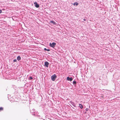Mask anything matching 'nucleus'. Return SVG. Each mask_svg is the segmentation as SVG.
<instances>
[{
    "label": "nucleus",
    "instance_id": "obj_1",
    "mask_svg": "<svg viewBox=\"0 0 120 120\" xmlns=\"http://www.w3.org/2000/svg\"><path fill=\"white\" fill-rule=\"evenodd\" d=\"M56 78V76L55 74H54L51 77L52 80L53 81H54Z\"/></svg>",
    "mask_w": 120,
    "mask_h": 120
},
{
    "label": "nucleus",
    "instance_id": "obj_2",
    "mask_svg": "<svg viewBox=\"0 0 120 120\" xmlns=\"http://www.w3.org/2000/svg\"><path fill=\"white\" fill-rule=\"evenodd\" d=\"M56 44V43L54 42H53L52 43H50L49 44V45L51 47L54 48Z\"/></svg>",
    "mask_w": 120,
    "mask_h": 120
},
{
    "label": "nucleus",
    "instance_id": "obj_3",
    "mask_svg": "<svg viewBox=\"0 0 120 120\" xmlns=\"http://www.w3.org/2000/svg\"><path fill=\"white\" fill-rule=\"evenodd\" d=\"M34 4L35 5V6L36 7L38 8L39 7V5L38 4L37 2H35L34 3Z\"/></svg>",
    "mask_w": 120,
    "mask_h": 120
},
{
    "label": "nucleus",
    "instance_id": "obj_4",
    "mask_svg": "<svg viewBox=\"0 0 120 120\" xmlns=\"http://www.w3.org/2000/svg\"><path fill=\"white\" fill-rule=\"evenodd\" d=\"M49 63L47 62H45V65L47 67H48V65H49Z\"/></svg>",
    "mask_w": 120,
    "mask_h": 120
},
{
    "label": "nucleus",
    "instance_id": "obj_5",
    "mask_svg": "<svg viewBox=\"0 0 120 120\" xmlns=\"http://www.w3.org/2000/svg\"><path fill=\"white\" fill-rule=\"evenodd\" d=\"M67 79L68 81H71L72 80V78H70L69 77H68L67 78Z\"/></svg>",
    "mask_w": 120,
    "mask_h": 120
},
{
    "label": "nucleus",
    "instance_id": "obj_6",
    "mask_svg": "<svg viewBox=\"0 0 120 120\" xmlns=\"http://www.w3.org/2000/svg\"><path fill=\"white\" fill-rule=\"evenodd\" d=\"M50 22L51 23H53V24H54V25L56 24V23L55 22H54V21H50Z\"/></svg>",
    "mask_w": 120,
    "mask_h": 120
},
{
    "label": "nucleus",
    "instance_id": "obj_7",
    "mask_svg": "<svg viewBox=\"0 0 120 120\" xmlns=\"http://www.w3.org/2000/svg\"><path fill=\"white\" fill-rule=\"evenodd\" d=\"M79 107L81 109H82L83 108V106L81 104H79Z\"/></svg>",
    "mask_w": 120,
    "mask_h": 120
},
{
    "label": "nucleus",
    "instance_id": "obj_8",
    "mask_svg": "<svg viewBox=\"0 0 120 120\" xmlns=\"http://www.w3.org/2000/svg\"><path fill=\"white\" fill-rule=\"evenodd\" d=\"M17 60L19 61V60H20L21 59V58L19 56H18V57H17Z\"/></svg>",
    "mask_w": 120,
    "mask_h": 120
},
{
    "label": "nucleus",
    "instance_id": "obj_9",
    "mask_svg": "<svg viewBox=\"0 0 120 120\" xmlns=\"http://www.w3.org/2000/svg\"><path fill=\"white\" fill-rule=\"evenodd\" d=\"M78 3L77 2H76L75 3H74L73 4V5H74L75 6V5H76V6H77L78 5Z\"/></svg>",
    "mask_w": 120,
    "mask_h": 120
},
{
    "label": "nucleus",
    "instance_id": "obj_10",
    "mask_svg": "<svg viewBox=\"0 0 120 120\" xmlns=\"http://www.w3.org/2000/svg\"><path fill=\"white\" fill-rule=\"evenodd\" d=\"M44 49L45 51H49L50 50L49 49H47L46 48H44Z\"/></svg>",
    "mask_w": 120,
    "mask_h": 120
},
{
    "label": "nucleus",
    "instance_id": "obj_11",
    "mask_svg": "<svg viewBox=\"0 0 120 120\" xmlns=\"http://www.w3.org/2000/svg\"><path fill=\"white\" fill-rule=\"evenodd\" d=\"M3 110V108L2 107H0V111Z\"/></svg>",
    "mask_w": 120,
    "mask_h": 120
},
{
    "label": "nucleus",
    "instance_id": "obj_12",
    "mask_svg": "<svg viewBox=\"0 0 120 120\" xmlns=\"http://www.w3.org/2000/svg\"><path fill=\"white\" fill-rule=\"evenodd\" d=\"M76 83V82L75 81H74L73 82V84H75Z\"/></svg>",
    "mask_w": 120,
    "mask_h": 120
},
{
    "label": "nucleus",
    "instance_id": "obj_13",
    "mask_svg": "<svg viewBox=\"0 0 120 120\" xmlns=\"http://www.w3.org/2000/svg\"><path fill=\"white\" fill-rule=\"evenodd\" d=\"M70 103H71V104H74V103L73 102H71V101H70Z\"/></svg>",
    "mask_w": 120,
    "mask_h": 120
},
{
    "label": "nucleus",
    "instance_id": "obj_14",
    "mask_svg": "<svg viewBox=\"0 0 120 120\" xmlns=\"http://www.w3.org/2000/svg\"><path fill=\"white\" fill-rule=\"evenodd\" d=\"M17 61V60L16 59H15L13 60V62H16Z\"/></svg>",
    "mask_w": 120,
    "mask_h": 120
},
{
    "label": "nucleus",
    "instance_id": "obj_15",
    "mask_svg": "<svg viewBox=\"0 0 120 120\" xmlns=\"http://www.w3.org/2000/svg\"><path fill=\"white\" fill-rule=\"evenodd\" d=\"M30 79H31V80L32 79H33V78L31 77H30Z\"/></svg>",
    "mask_w": 120,
    "mask_h": 120
},
{
    "label": "nucleus",
    "instance_id": "obj_16",
    "mask_svg": "<svg viewBox=\"0 0 120 120\" xmlns=\"http://www.w3.org/2000/svg\"><path fill=\"white\" fill-rule=\"evenodd\" d=\"M2 11L1 10H0V14L2 13Z\"/></svg>",
    "mask_w": 120,
    "mask_h": 120
},
{
    "label": "nucleus",
    "instance_id": "obj_17",
    "mask_svg": "<svg viewBox=\"0 0 120 120\" xmlns=\"http://www.w3.org/2000/svg\"><path fill=\"white\" fill-rule=\"evenodd\" d=\"M88 109H87H87H86V111H87L88 110Z\"/></svg>",
    "mask_w": 120,
    "mask_h": 120
},
{
    "label": "nucleus",
    "instance_id": "obj_18",
    "mask_svg": "<svg viewBox=\"0 0 120 120\" xmlns=\"http://www.w3.org/2000/svg\"><path fill=\"white\" fill-rule=\"evenodd\" d=\"M83 20L84 21H86V19H83Z\"/></svg>",
    "mask_w": 120,
    "mask_h": 120
}]
</instances>
